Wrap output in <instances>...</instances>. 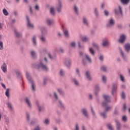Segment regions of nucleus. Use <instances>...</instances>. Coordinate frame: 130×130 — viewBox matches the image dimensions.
Here are the masks:
<instances>
[{
  "mask_svg": "<svg viewBox=\"0 0 130 130\" xmlns=\"http://www.w3.org/2000/svg\"><path fill=\"white\" fill-rule=\"evenodd\" d=\"M32 66L34 68H35L38 70H42V71H45V72L48 71V67L44 64L42 60H41L40 62L34 63Z\"/></svg>",
  "mask_w": 130,
  "mask_h": 130,
  "instance_id": "f257e3e1",
  "label": "nucleus"
},
{
  "mask_svg": "<svg viewBox=\"0 0 130 130\" xmlns=\"http://www.w3.org/2000/svg\"><path fill=\"white\" fill-rule=\"evenodd\" d=\"M26 77L30 84H31V89L32 91H36V87H35V83L32 79V77L30 76V74L28 72L26 73Z\"/></svg>",
  "mask_w": 130,
  "mask_h": 130,
  "instance_id": "f03ea898",
  "label": "nucleus"
},
{
  "mask_svg": "<svg viewBox=\"0 0 130 130\" xmlns=\"http://www.w3.org/2000/svg\"><path fill=\"white\" fill-rule=\"evenodd\" d=\"M103 97L106 102L102 103V106L105 108L107 107L108 106V103L110 102V96L108 95L104 94L103 95Z\"/></svg>",
  "mask_w": 130,
  "mask_h": 130,
  "instance_id": "7ed1b4c3",
  "label": "nucleus"
},
{
  "mask_svg": "<svg viewBox=\"0 0 130 130\" xmlns=\"http://www.w3.org/2000/svg\"><path fill=\"white\" fill-rule=\"evenodd\" d=\"M114 25H115V21H114V19H113V18H111L108 23L106 24V28H111V27H113Z\"/></svg>",
  "mask_w": 130,
  "mask_h": 130,
  "instance_id": "20e7f679",
  "label": "nucleus"
},
{
  "mask_svg": "<svg viewBox=\"0 0 130 130\" xmlns=\"http://www.w3.org/2000/svg\"><path fill=\"white\" fill-rule=\"evenodd\" d=\"M57 12L58 13H61V10L62 9V2L61 0H58V4L56 5Z\"/></svg>",
  "mask_w": 130,
  "mask_h": 130,
  "instance_id": "39448f33",
  "label": "nucleus"
},
{
  "mask_svg": "<svg viewBox=\"0 0 130 130\" xmlns=\"http://www.w3.org/2000/svg\"><path fill=\"white\" fill-rule=\"evenodd\" d=\"M118 9H115L114 10L115 14L118 15L120 13L121 16H123V12H122V8H121V6H120V5L118 6Z\"/></svg>",
  "mask_w": 130,
  "mask_h": 130,
  "instance_id": "423d86ee",
  "label": "nucleus"
},
{
  "mask_svg": "<svg viewBox=\"0 0 130 130\" xmlns=\"http://www.w3.org/2000/svg\"><path fill=\"white\" fill-rule=\"evenodd\" d=\"M46 24L49 26H53V25H54V20L50 18H47L46 19Z\"/></svg>",
  "mask_w": 130,
  "mask_h": 130,
  "instance_id": "0eeeda50",
  "label": "nucleus"
},
{
  "mask_svg": "<svg viewBox=\"0 0 130 130\" xmlns=\"http://www.w3.org/2000/svg\"><path fill=\"white\" fill-rule=\"evenodd\" d=\"M126 40V38L125 37V35L122 34L120 36L118 42H119V43H121V44H123V43L125 42Z\"/></svg>",
  "mask_w": 130,
  "mask_h": 130,
  "instance_id": "6e6552de",
  "label": "nucleus"
},
{
  "mask_svg": "<svg viewBox=\"0 0 130 130\" xmlns=\"http://www.w3.org/2000/svg\"><path fill=\"white\" fill-rule=\"evenodd\" d=\"M42 36H46L47 35V28L43 26L41 28Z\"/></svg>",
  "mask_w": 130,
  "mask_h": 130,
  "instance_id": "1a4fd4ad",
  "label": "nucleus"
},
{
  "mask_svg": "<svg viewBox=\"0 0 130 130\" xmlns=\"http://www.w3.org/2000/svg\"><path fill=\"white\" fill-rule=\"evenodd\" d=\"M81 111L82 114L86 117V118H89V115L88 114V110L86 108H82L81 110Z\"/></svg>",
  "mask_w": 130,
  "mask_h": 130,
  "instance_id": "9d476101",
  "label": "nucleus"
},
{
  "mask_svg": "<svg viewBox=\"0 0 130 130\" xmlns=\"http://www.w3.org/2000/svg\"><path fill=\"white\" fill-rule=\"evenodd\" d=\"M58 106L62 110H63L66 109V107L64 106V104H63L62 101L60 100H59L58 101Z\"/></svg>",
  "mask_w": 130,
  "mask_h": 130,
  "instance_id": "9b49d317",
  "label": "nucleus"
},
{
  "mask_svg": "<svg viewBox=\"0 0 130 130\" xmlns=\"http://www.w3.org/2000/svg\"><path fill=\"white\" fill-rule=\"evenodd\" d=\"M36 104L39 109V112H41L44 110V106L40 105L39 101H37Z\"/></svg>",
  "mask_w": 130,
  "mask_h": 130,
  "instance_id": "f8f14e48",
  "label": "nucleus"
},
{
  "mask_svg": "<svg viewBox=\"0 0 130 130\" xmlns=\"http://www.w3.org/2000/svg\"><path fill=\"white\" fill-rule=\"evenodd\" d=\"M26 21L27 22V26L29 28H31V29H33L34 28V24L31 23V21H30V19H29V17L26 16Z\"/></svg>",
  "mask_w": 130,
  "mask_h": 130,
  "instance_id": "ddd939ff",
  "label": "nucleus"
},
{
  "mask_svg": "<svg viewBox=\"0 0 130 130\" xmlns=\"http://www.w3.org/2000/svg\"><path fill=\"white\" fill-rule=\"evenodd\" d=\"M30 54L32 59H36L37 58V54H36V51L32 50L30 51Z\"/></svg>",
  "mask_w": 130,
  "mask_h": 130,
  "instance_id": "4468645a",
  "label": "nucleus"
},
{
  "mask_svg": "<svg viewBox=\"0 0 130 130\" xmlns=\"http://www.w3.org/2000/svg\"><path fill=\"white\" fill-rule=\"evenodd\" d=\"M124 49L125 51L127 53H129L130 51V44L129 43H126L124 45Z\"/></svg>",
  "mask_w": 130,
  "mask_h": 130,
  "instance_id": "2eb2a0df",
  "label": "nucleus"
},
{
  "mask_svg": "<svg viewBox=\"0 0 130 130\" xmlns=\"http://www.w3.org/2000/svg\"><path fill=\"white\" fill-rule=\"evenodd\" d=\"M65 64L68 69H70V68H71V66H72V60L70 59L66 60L65 61Z\"/></svg>",
  "mask_w": 130,
  "mask_h": 130,
  "instance_id": "dca6fc26",
  "label": "nucleus"
},
{
  "mask_svg": "<svg viewBox=\"0 0 130 130\" xmlns=\"http://www.w3.org/2000/svg\"><path fill=\"white\" fill-rule=\"evenodd\" d=\"M119 49L120 51L121 55L124 60H126V56H125V54L122 51V49H121V47H119Z\"/></svg>",
  "mask_w": 130,
  "mask_h": 130,
  "instance_id": "f3484780",
  "label": "nucleus"
},
{
  "mask_svg": "<svg viewBox=\"0 0 130 130\" xmlns=\"http://www.w3.org/2000/svg\"><path fill=\"white\" fill-rule=\"evenodd\" d=\"M117 89V84L113 83L112 85V95H114V92L116 91Z\"/></svg>",
  "mask_w": 130,
  "mask_h": 130,
  "instance_id": "a211bd4d",
  "label": "nucleus"
},
{
  "mask_svg": "<svg viewBox=\"0 0 130 130\" xmlns=\"http://www.w3.org/2000/svg\"><path fill=\"white\" fill-rule=\"evenodd\" d=\"M82 22L83 25H85V26H89V22L88 21V19L86 17H83Z\"/></svg>",
  "mask_w": 130,
  "mask_h": 130,
  "instance_id": "6ab92c4d",
  "label": "nucleus"
},
{
  "mask_svg": "<svg viewBox=\"0 0 130 130\" xmlns=\"http://www.w3.org/2000/svg\"><path fill=\"white\" fill-rule=\"evenodd\" d=\"M115 122L116 123L117 130H121V124H120V122L117 120H116Z\"/></svg>",
  "mask_w": 130,
  "mask_h": 130,
  "instance_id": "aec40b11",
  "label": "nucleus"
},
{
  "mask_svg": "<svg viewBox=\"0 0 130 130\" xmlns=\"http://www.w3.org/2000/svg\"><path fill=\"white\" fill-rule=\"evenodd\" d=\"M14 31L17 38H22V35L16 29H14Z\"/></svg>",
  "mask_w": 130,
  "mask_h": 130,
  "instance_id": "412c9836",
  "label": "nucleus"
},
{
  "mask_svg": "<svg viewBox=\"0 0 130 130\" xmlns=\"http://www.w3.org/2000/svg\"><path fill=\"white\" fill-rule=\"evenodd\" d=\"M7 105L8 106V108L11 110V113H15V111L14 110V108L13 107V105H12V103H11V102H8Z\"/></svg>",
  "mask_w": 130,
  "mask_h": 130,
  "instance_id": "4be33fe9",
  "label": "nucleus"
},
{
  "mask_svg": "<svg viewBox=\"0 0 130 130\" xmlns=\"http://www.w3.org/2000/svg\"><path fill=\"white\" fill-rule=\"evenodd\" d=\"M64 36L67 38H69L70 37V34L69 33V29L68 28H66L63 30Z\"/></svg>",
  "mask_w": 130,
  "mask_h": 130,
  "instance_id": "5701e85b",
  "label": "nucleus"
},
{
  "mask_svg": "<svg viewBox=\"0 0 130 130\" xmlns=\"http://www.w3.org/2000/svg\"><path fill=\"white\" fill-rule=\"evenodd\" d=\"M85 76L88 81H92V77L90 76V72L86 71L85 73Z\"/></svg>",
  "mask_w": 130,
  "mask_h": 130,
  "instance_id": "b1692460",
  "label": "nucleus"
},
{
  "mask_svg": "<svg viewBox=\"0 0 130 130\" xmlns=\"http://www.w3.org/2000/svg\"><path fill=\"white\" fill-rule=\"evenodd\" d=\"M57 91L60 96H64V90L61 88H58Z\"/></svg>",
  "mask_w": 130,
  "mask_h": 130,
  "instance_id": "393cba45",
  "label": "nucleus"
},
{
  "mask_svg": "<svg viewBox=\"0 0 130 130\" xmlns=\"http://www.w3.org/2000/svg\"><path fill=\"white\" fill-rule=\"evenodd\" d=\"M25 102L27 104L29 108H32V104H31V102H30V100H29L28 98H25Z\"/></svg>",
  "mask_w": 130,
  "mask_h": 130,
  "instance_id": "a878e982",
  "label": "nucleus"
},
{
  "mask_svg": "<svg viewBox=\"0 0 130 130\" xmlns=\"http://www.w3.org/2000/svg\"><path fill=\"white\" fill-rule=\"evenodd\" d=\"M72 81L74 83V85L75 86H77V87H79L80 86V83L76 78H73L72 79Z\"/></svg>",
  "mask_w": 130,
  "mask_h": 130,
  "instance_id": "bb28decb",
  "label": "nucleus"
},
{
  "mask_svg": "<svg viewBox=\"0 0 130 130\" xmlns=\"http://www.w3.org/2000/svg\"><path fill=\"white\" fill-rule=\"evenodd\" d=\"M31 41L35 46L37 45V41L36 40V36H34L31 39Z\"/></svg>",
  "mask_w": 130,
  "mask_h": 130,
  "instance_id": "cd10ccee",
  "label": "nucleus"
},
{
  "mask_svg": "<svg viewBox=\"0 0 130 130\" xmlns=\"http://www.w3.org/2000/svg\"><path fill=\"white\" fill-rule=\"evenodd\" d=\"M54 119L56 123H57V124H60L62 122V121L60 118L55 117Z\"/></svg>",
  "mask_w": 130,
  "mask_h": 130,
  "instance_id": "c85d7f7f",
  "label": "nucleus"
},
{
  "mask_svg": "<svg viewBox=\"0 0 130 130\" xmlns=\"http://www.w3.org/2000/svg\"><path fill=\"white\" fill-rule=\"evenodd\" d=\"M1 69L4 73H6V72H7V65L6 64V63H3L1 67Z\"/></svg>",
  "mask_w": 130,
  "mask_h": 130,
  "instance_id": "c756f323",
  "label": "nucleus"
},
{
  "mask_svg": "<svg viewBox=\"0 0 130 130\" xmlns=\"http://www.w3.org/2000/svg\"><path fill=\"white\" fill-rule=\"evenodd\" d=\"M102 45L103 46H107L108 45H109V41L107 40H103Z\"/></svg>",
  "mask_w": 130,
  "mask_h": 130,
  "instance_id": "7c9ffc66",
  "label": "nucleus"
},
{
  "mask_svg": "<svg viewBox=\"0 0 130 130\" xmlns=\"http://www.w3.org/2000/svg\"><path fill=\"white\" fill-rule=\"evenodd\" d=\"M107 112H106L105 111L103 112H101L100 114H101V116L102 117H103V118H104V119H105V118H106L107 117V116H106Z\"/></svg>",
  "mask_w": 130,
  "mask_h": 130,
  "instance_id": "2f4dec72",
  "label": "nucleus"
},
{
  "mask_svg": "<svg viewBox=\"0 0 130 130\" xmlns=\"http://www.w3.org/2000/svg\"><path fill=\"white\" fill-rule=\"evenodd\" d=\"M45 36H41V37L40 38V39L43 43H46V38H45Z\"/></svg>",
  "mask_w": 130,
  "mask_h": 130,
  "instance_id": "473e14b6",
  "label": "nucleus"
},
{
  "mask_svg": "<svg viewBox=\"0 0 130 130\" xmlns=\"http://www.w3.org/2000/svg\"><path fill=\"white\" fill-rule=\"evenodd\" d=\"M89 52H90V54L92 55L93 56L95 55V50L93 49V48L90 47L89 48Z\"/></svg>",
  "mask_w": 130,
  "mask_h": 130,
  "instance_id": "72a5a7b5",
  "label": "nucleus"
},
{
  "mask_svg": "<svg viewBox=\"0 0 130 130\" xmlns=\"http://www.w3.org/2000/svg\"><path fill=\"white\" fill-rule=\"evenodd\" d=\"M14 73H15V74H16V75H17V78H20V77L21 76V72H20V71H19V70H18V69L15 70Z\"/></svg>",
  "mask_w": 130,
  "mask_h": 130,
  "instance_id": "f704fd0d",
  "label": "nucleus"
},
{
  "mask_svg": "<svg viewBox=\"0 0 130 130\" xmlns=\"http://www.w3.org/2000/svg\"><path fill=\"white\" fill-rule=\"evenodd\" d=\"M94 15H95L96 18H98L99 17V12H98V9L97 7H95L94 9Z\"/></svg>",
  "mask_w": 130,
  "mask_h": 130,
  "instance_id": "c9c22d12",
  "label": "nucleus"
},
{
  "mask_svg": "<svg viewBox=\"0 0 130 130\" xmlns=\"http://www.w3.org/2000/svg\"><path fill=\"white\" fill-rule=\"evenodd\" d=\"M122 5H128L130 0H120Z\"/></svg>",
  "mask_w": 130,
  "mask_h": 130,
  "instance_id": "e433bc0d",
  "label": "nucleus"
},
{
  "mask_svg": "<svg viewBox=\"0 0 130 130\" xmlns=\"http://www.w3.org/2000/svg\"><path fill=\"white\" fill-rule=\"evenodd\" d=\"M50 12L52 16H55V11H54V8L53 7L50 8Z\"/></svg>",
  "mask_w": 130,
  "mask_h": 130,
  "instance_id": "4c0bfd02",
  "label": "nucleus"
},
{
  "mask_svg": "<svg viewBox=\"0 0 130 130\" xmlns=\"http://www.w3.org/2000/svg\"><path fill=\"white\" fill-rule=\"evenodd\" d=\"M85 58L87 60H88V61L89 62H90V63H92V59H91V57H90V56L87 54H85Z\"/></svg>",
  "mask_w": 130,
  "mask_h": 130,
  "instance_id": "58836bf2",
  "label": "nucleus"
},
{
  "mask_svg": "<svg viewBox=\"0 0 130 130\" xmlns=\"http://www.w3.org/2000/svg\"><path fill=\"white\" fill-rule=\"evenodd\" d=\"M36 122H38V120H37V119L36 118H34L31 120L30 122V124L31 125H34V123Z\"/></svg>",
  "mask_w": 130,
  "mask_h": 130,
  "instance_id": "ea45409f",
  "label": "nucleus"
},
{
  "mask_svg": "<svg viewBox=\"0 0 130 130\" xmlns=\"http://www.w3.org/2000/svg\"><path fill=\"white\" fill-rule=\"evenodd\" d=\"M105 108V111H106V112H109V111H110V110H111V108H112V107L111 106H108L106 107Z\"/></svg>",
  "mask_w": 130,
  "mask_h": 130,
  "instance_id": "a19ab883",
  "label": "nucleus"
},
{
  "mask_svg": "<svg viewBox=\"0 0 130 130\" xmlns=\"http://www.w3.org/2000/svg\"><path fill=\"white\" fill-rule=\"evenodd\" d=\"M104 14L105 15V16L106 17H108L109 16H110V13H109V11H108V10H105L104 11Z\"/></svg>",
  "mask_w": 130,
  "mask_h": 130,
  "instance_id": "79ce46f5",
  "label": "nucleus"
},
{
  "mask_svg": "<svg viewBox=\"0 0 130 130\" xmlns=\"http://www.w3.org/2000/svg\"><path fill=\"white\" fill-rule=\"evenodd\" d=\"M82 40L83 42H87V41H89V38L87 37H82Z\"/></svg>",
  "mask_w": 130,
  "mask_h": 130,
  "instance_id": "37998d69",
  "label": "nucleus"
},
{
  "mask_svg": "<svg viewBox=\"0 0 130 130\" xmlns=\"http://www.w3.org/2000/svg\"><path fill=\"white\" fill-rule=\"evenodd\" d=\"M5 95L6 96H7V97H8L9 98V97H10V89L7 88L6 89V91L5 92Z\"/></svg>",
  "mask_w": 130,
  "mask_h": 130,
  "instance_id": "c03bdc74",
  "label": "nucleus"
},
{
  "mask_svg": "<svg viewBox=\"0 0 130 130\" xmlns=\"http://www.w3.org/2000/svg\"><path fill=\"white\" fill-rule=\"evenodd\" d=\"M120 79L121 82H122L123 83H124V82H125V79H124V76H123V75L121 74L120 75Z\"/></svg>",
  "mask_w": 130,
  "mask_h": 130,
  "instance_id": "a18cd8bd",
  "label": "nucleus"
},
{
  "mask_svg": "<svg viewBox=\"0 0 130 130\" xmlns=\"http://www.w3.org/2000/svg\"><path fill=\"white\" fill-rule=\"evenodd\" d=\"M3 12L5 16H8L9 15V12H8V10H7V9H4Z\"/></svg>",
  "mask_w": 130,
  "mask_h": 130,
  "instance_id": "49530a36",
  "label": "nucleus"
},
{
  "mask_svg": "<svg viewBox=\"0 0 130 130\" xmlns=\"http://www.w3.org/2000/svg\"><path fill=\"white\" fill-rule=\"evenodd\" d=\"M92 45L93 47H94L95 48H96V49H99V46L95 42H92Z\"/></svg>",
  "mask_w": 130,
  "mask_h": 130,
  "instance_id": "de8ad7c7",
  "label": "nucleus"
},
{
  "mask_svg": "<svg viewBox=\"0 0 130 130\" xmlns=\"http://www.w3.org/2000/svg\"><path fill=\"white\" fill-rule=\"evenodd\" d=\"M29 10L30 15H33L34 14V12H33V9H32V6H29Z\"/></svg>",
  "mask_w": 130,
  "mask_h": 130,
  "instance_id": "09e8293b",
  "label": "nucleus"
},
{
  "mask_svg": "<svg viewBox=\"0 0 130 130\" xmlns=\"http://www.w3.org/2000/svg\"><path fill=\"white\" fill-rule=\"evenodd\" d=\"M107 127H108L109 129L110 130H113V127L111 123H109L107 124Z\"/></svg>",
  "mask_w": 130,
  "mask_h": 130,
  "instance_id": "8fccbe9b",
  "label": "nucleus"
},
{
  "mask_svg": "<svg viewBox=\"0 0 130 130\" xmlns=\"http://www.w3.org/2000/svg\"><path fill=\"white\" fill-rule=\"evenodd\" d=\"M70 46H71V47H73V48H75V47H76V42H71V44H70Z\"/></svg>",
  "mask_w": 130,
  "mask_h": 130,
  "instance_id": "3c124183",
  "label": "nucleus"
},
{
  "mask_svg": "<svg viewBox=\"0 0 130 130\" xmlns=\"http://www.w3.org/2000/svg\"><path fill=\"white\" fill-rule=\"evenodd\" d=\"M49 122H50V121L48 119H46L44 121V124H46V125L49 124Z\"/></svg>",
  "mask_w": 130,
  "mask_h": 130,
  "instance_id": "603ef678",
  "label": "nucleus"
},
{
  "mask_svg": "<svg viewBox=\"0 0 130 130\" xmlns=\"http://www.w3.org/2000/svg\"><path fill=\"white\" fill-rule=\"evenodd\" d=\"M121 97L122 99H125V92H124V91L122 92Z\"/></svg>",
  "mask_w": 130,
  "mask_h": 130,
  "instance_id": "864d4df0",
  "label": "nucleus"
},
{
  "mask_svg": "<svg viewBox=\"0 0 130 130\" xmlns=\"http://www.w3.org/2000/svg\"><path fill=\"white\" fill-rule=\"evenodd\" d=\"M114 114H115V115H117V114H118V110H117V107H115L114 111Z\"/></svg>",
  "mask_w": 130,
  "mask_h": 130,
  "instance_id": "5fc2aeb1",
  "label": "nucleus"
},
{
  "mask_svg": "<svg viewBox=\"0 0 130 130\" xmlns=\"http://www.w3.org/2000/svg\"><path fill=\"white\" fill-rule=\"evenodd\" d=\"M122 120L124 122L127 121V117L126 116L124 115L122 116Z\"/></svg>",
  "mask_w": 130,
  "mask_h": 130,
  "instance_id": "6e6d98bb",
  "label": "nucleus"
},
{
  "mask_svg": "<svg viewBox=\"0 0 130 130\" xmlns=\"http://www.w3.org/2000/svg\"><path fill=\"white\" fill-rule=\"evenodd\" d=\"M95 91H98V92H99V91H100V87H99V85L98 84L95 85Z\"/></svg>",
  "mask_w": 130,
  "mask_h": 130,
  "instance_id": "4d7b16f0",
  "label": "nucleus"
},
{
  "mask_svg": "<svg viewBox=\"0 0 130 130\" xmlns=\"http://www.w3.org/2000/svg\"><path fill=\"white\" fill-rule=\"evenodd\" d=\"M4 49V44L2 41H0V50Z\"/></svg>",
  "mask_w": 130,
  "mask_h": 130,
  "instance_id": "13d9d810",
  "label": "nucleus"
},
{
  "mask_svg": "<svg viewBox=\"0 0 130 130\" xmlns=\"http://www.w3.org/2000/svg\"><path fill=\"white\" fill-rule=\"evenodd\" d=\"M74 11L76 14H78L79 13V9H78L77 6H74Z\"/></svg>",
  "mask_w": 130,
  "mask_h": 130,
  "instance_id": "bf43d9fd",
  "label": "nucleus"
},
{
  "mask_svg": "<svg viewBox=\"0 0 130 130\" xmlns=\"http://www.w3.org/2000/svg\"><path fill=\"white\" fill-rule=\"evenodd\" d=\"M60 76H61V77H63L64 76V71H63V70H61L60 71Z\"/></svg>",
  "mask_w": 130,
  "mask_h": 130,
  "instance_id": "052dcab7",
  "label": "nucleus"
},
{
  "mask_svg": "<svg viewBox=\"0 0 130 130\" xmlns=\"http://www.w3.org/2000/svg\"><path fill=\"white\" fill-rule=\"evenodd\" d=\"M107 80V78H106V76H102V80L104 82V83H106Z\"/></svg>",
  "mask_w": 130,
  "mask_h": 130,
  "instance_id": "680f3d73",
  "label": "nucleus"
},
{
  "mask_svg": "<svg viewBox=\"0 0 130 130\" xmlns=\"http://www.w3.org/2000/svg\"><path fill=\"white\" fill-rule=\"evenodd\" d=\"M47 81H48V78L47 77H45L44 79V85H46L47 84Z\"/></svg>",
  "mask_w": 130,
  "mask_h": 130,
  "instance_id": "e2e57ef3",
  "label": "nucleus"
},
{
  "mask_svg": "<svg viewBox=\"0 0 130 130\" xmlns=\"http://www.w3.org/2000/svg\"><path fill=\"white\" fill-rule=\"evenodd\" d=\"M35 9L36 10V11H40V7H39V5H36L35 6Z\"/></svg>",
  "mask_w": 130,
  "mask_h": 130,
  "instance_id": "0e129e2a",
  "label": "nucleus"
},
{
  "mask_svg": "<svg viewBox=\"0 0 130 130\" xmlns=\"http://www.w3.org/2000/svg\"><path fill=\"white\" fill-rule=\"evenodd\" d=\"M107 69V68L106 67V66H102V67L101 68V71H103V72H106Z\"/></svg>",
  "mask_w": 130,
  "mask_h": 130,
  "instance_id": "69168bd1",
  "label": "nucleus"
},
{
  "mask_svg": "<svg viewBox=\"0 0 130 130\" xmlns=\"http://www.w3.org/2000/svg\"><path fill=\"white\" fill-rule=\"evenodd\" d=\"M54 96L56 100H58V95H57V93L56 92H54Z\"/></svg>",
  "mask_w": 130,
  "mask_h": 130,
  "instance_id": "338daca9",
  "label": "nucleus"
},
{
  "mask_svg": "<svg viewBox=\"0 0 130 130\" xmlns=\"http://www.w3.org/2000/svg\"><path fill=\"white\" fill-rule=\"evenodd\" d=\"M84 54H85V53L83 51H80L79 52V55L81 56V57H84Z\"/></svg>",
  "mask_w": 130,
  "mask_h": 130,
  "instance_id": "774afa93",
  "label": "nucleus"
}]
</instances>
